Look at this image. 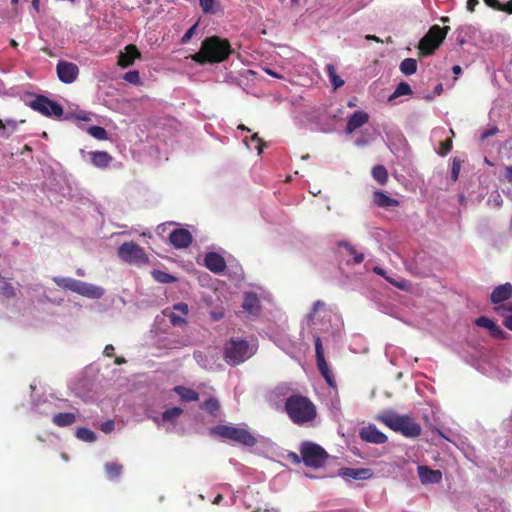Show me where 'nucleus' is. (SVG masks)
<instances>
[{"label":"nucleus","instance_id":"nucleus-1","mask_svg":"<svg viewBox=\"0 0 512 512\" xmlns=\"http://www.w3.org/2000/svg\"><path fill=\"white\" fill-rule=\"evenodd\" d=\"M232 52L227 39L210 36L202 41L200 50L191 55V59L200 65L221 63L227 60Z\"/></svg>","mask_w":512,"mask_h":512},{"label":"nucleus","instance_id":"nucleus-2","mask_svg":"<svg viewBox=\"0 0 512 512\" xmlns=\"http://www.w3.org/2000/svg\"><path fill=\"white\" fill-rule=\"evenodd\" d=\"M284 408L290 420L297 425L312 422L317 417L315 404L308 397L300 394L289 396Z\"/></svg>","mask_w":512,"mask_h":512},{"label":"nucleus","instance_id":"nucleus-3","mask_svg":"<svg viewBox=\"0 0 512 512\" xmlns=\"http://www.w3.org/2000/svg\"><path fill=\"white\" fill-rule=\"evenodd\" d=\"M377 420L407 438H416L422 431L420 424L410 415H399L393 411H385L377 416Z\"/></svg>","mask_w":512,"mask_h":512},{"label":"nucleus","instance_id":"nucleus-4","mask_svg":"<svg viewBox=\"0 0 512 512\" xmlns=\"http://www.w3.org/2000/svg\"><path fill=\"white\" fill-rule=\"evenodd\" d=\"M53 281L58 287L70 290L87 298L99 299L104 295V289L102 287L73 278L57 276L53 278Z\"/></svg>","mask_w":512,"mask_h":512},{"label":"nucleus","instance_id":"nucleus-5","mask_svg":"<svg viewBox=\"0 0 512 512\" xmlns=\"http://www.w3.org/2000/svg\"><path fill=\"white\" fill-rule=\"evenodd\" d=\"M210 434L248 447H252L257 443V439L249 430L230 425L221 424L214 426L210 429Z\"/></svg>","mask_w":512,"mask_h":512},{"label":"nucleus","instance_id":"nucleus-6","mask_svg":"<svg viewBox=\"0 0 512 512\" xmlns=\"http://www.w3.org/2000/svg\"><path fill=\"white\" fill-rule=\"evenodd\" d=\"M299 452L304 465L313 469L324 467L330 457L322 446L311 441H303L300 444Z\"/></svg>","mask_w":512,"mask_h":512},{"label":"nucleus","instance_id":"nucleus-7","mask_svg":"<svg viewBox=\"0 0 512 512\" xmlns=\"http://www.w3.org/2000/svg\"><path fill=\"white\" fill-rule=\"evenodd\" d=\"M449 30L450 27L448 26L440 27L438 25H433L430 27L428 32L419 42V54L422 56L433 54L446 38Z\"/></svg>","mask_w":512,"mask_h":512},{"label":"nucleus","instance_id":"nucleus-8","mask_svg":"<svg viewBox=\"0 0 512 512\" xmlns=\"http://www.w3.org/2000/svg\"><path fill=\"white\" fill-rule=\"evenodd\" d=\"M118 257L129 264H147L149 257L145 250L133 241L122 243L118 248Z\"/></svg>","mask_w":512,"mask_h":512},{"label":"nucleus","instance_id":"nucleus-9","mask_svg":"<svg viewBox=\"0 0 512 512\" xmlns=\"http://www.w3.org/2000/svg\"><path fill=\"white\" fill-rule=\"evenodd\" d=\"M225 360L230 365H238L249 358V344L246 340H230L225 346Z\"/></svg>","mask_w":512,"mask_h":512},{"label":"nucleus","instance_id":"nucleus-10","mask_svg":"<svg viewBox=\"0 0 512 512\" xmlns=\"http://www.w3.org/2000/svg\"><path fill=\"white\" fill-rule=\"evenodd\" d=\"M29 106L44 116L61 117L64 113L63 107L56 101L49 99L43 95H37L29 104Z\"/></svg>","mask_w":512,"mask_h":512},{"label":"nucleus","instance_id":"nucleus-11","mask_svg":"<svg viewBox=\"0 0 512 512\" xmlns=\"http://www.w3.org/2000/svg\"><path fill=\"white\" fill-rule=\"evenodd\" d=\"M315 354H316V362L317 367L322 376L325 378L326 382L332 386L334 382L333 375L328 367V364L324 357V350L322 347V341L319 336H315Z\"/></svg>","mask_w":512,"mask_h":512},{"label":"nucleus","instance_id":"nucleus-12","mask_svg":"<svg viewBox=\"0 0 512 512\" xmlns=\"http://www.w3.org/2000/svg\"><path fill=\"white\" fill-rule=\"evenodd\" d=\"M56 72L61 82L65 84H71L76 81L79 75V68L72 62L60 60L57 63Z\"/></svg>","mask_w":512,"mask_h":512},{"label":"nucleus","instance_id":"nucleus-13","mask_svg":"<svg viewBox=\"0 0 512 512\" xmlns=\"http://www.w3.org/2000/svg\"><path fill=\"white\" fill-rule=\"evenodd\" d=\"M360 438L368 443L384 444L387 442V436L381 432L374 424H369L359 430Z\"/></svg>","mask_w":512,"mask_h":512},{"label":"nucleus","instance_id":"nucleus-14","mask_svg":"<svg viewBox=\"0 0 512 512\" xmlns=\"http://www.w3.org/2000/svg\"><path fill=\"white\" fill-rule=\"evenodd\" d=\"M188 312V305L184 302H180L173 305L170 313H168V309H166L164 314L170 318V322L173 326L182 327L187 324L186 317Z\"/></svg>","mask_w":512,"mask_h":512},{"label":"nucleus","instance_id":"nucleus-15","mask_svg":"<svg viewBox=\"0 0 512 512\" xmlns=\"http://www.w3.org/2000/svg\"><path fill=\"white\" fill-rule=\"evenodd\" d=\"M170 243L177 249H184L191 245L192 234L183 228L173 230L169 235Z\"/></svg>","mask_w":512,"mask_h":512},{"label":"nucleus","instance_id":"nucleus-16","mask_svg":"<svg viewBox=\"0 0 512 512\" xmlns=\"http://www.w3.org/2000/svg\"><path fill=\"white\" fill-rule=\"evenodd\" d=\"M204 265L213 273H221L226 269L225 259L216 252H209L205 255Z\"/></svg>","mask_w":512,"mask_h":512},{"label":"nucleus","instance_id":"nucleus-17","mask_svg":"<svg viewBox=\"0 0 512 512\" xmlns=\"http://www.w3.org/2000/svg\"><path fill=\"white\" fill-rule=\"evenodd\" d=\"M141 54L134 44L125 47V52H120L118 56V65L122 68L131 66L135 59L140 58Z\"/></svg>","mask_w":512,"mask_h":512},{"label":"nucleus","instance_id":"nucleus-18","mask_svg":"<svg viewBox=\"0 0 512 512\" xmlns=\"http://www.w3.org/2000/svg\"><path fill=\"white\" fill-rule=\"evenodd\" d=\"M418 476L422 484H436L442 480V472L440 470H433L428 466H418Z\"/></svg>","mask_w":512,"mask_h":512},{"label":"nucleus","instance_id":"nucleus-19","mask_svg":"<svg viewBox=\"0 0 512 512\" xmlns=\"http://www.w3.org/2000/svg\"><path fill=\"white\" fill-rule=\"evenodd\" d=\"M478 327L485 328L489 331L490 335L496 339H505L506 333L495 324L494 321L486 316H480L475 320Z\"/></svg>","mask_w":512,"mask_h":512},{"label":"nucleus","instance_id":"nucleus-20","mask_svg":"<svg viewBox=\"0 0 512 512\" xmlns=\"http://www.w3.org/2000/svg\"><path fill=\"white\" fill-rule=\"evenodd\" d=\"M369 121V115L365 111L357 110L349 118L345 131L348 134L353 133L356 129L362 127Z\"/></svg>","mask_w":512,"mask_h":512},{"label":"nucleus","instance_id":"nucleus-21","mask_svg":"<svg viewBox=\"0 0 512 512\" xmlns=\"http://www.w3.org/2000/svg\"><path fill=\"white\" fill-rule=\"evenodd\" d=\"M512 296V285L505 283L494 288L490 300L493 304H498L508 300Z\"/></svg>","mask_w":512,"mask_h":512},{"label":"nucleus","instance_id":"nucleus-22","mask_svg":"<svg viewBox=\"0 0 512 512\" xmlns=\"http://www.w3.org/2000/svg\"><path fill=\"white\" fill-rule=\"evenodd\" d=\"M339 475L352 479H368L372 476V471L368 468H348L339 469Z\"/></svg>","mask_w":512,"mask_h":512},{"label":"nucleus","instance_id":"nucleus-23","mask_svg":"<svg viewBox=\"0 0 512 512\" xmlns=\"http://www.w3.org/2000/svg\"><path fill=\"white\" fill-rule=\"evenodd\" d=\"M91 163L100 169L107 168L112 162V156L106 151H91L89 153Z\"/></svg>","mask_w":512,"mask_h":512},{"label":"nucleus","instance_id":"nucleus-24","mask_svg":"<svg viewBox=\"0 0 512 512\" xmlns=\"http://www.w3.org/2000/svg\"><path fill=\"white\" fill-rule=\"evenodd\" d=\"M242 307L249 314H257L260 310V304L257 295L255 293H246Z\"/></svg>","mask_w":512,"mask_h":512},{"label":"nucleus","instance_id":"nucleus-25","mask_svg":"<svg viewBox=\"0 0 512 512\" xmlns=\"http://www.w3.org/2000/svg\"><path fill=\"white\" fill-rule=\"evenodd\" d=\"M373 201L377 206L382 207V208L396 207L399 205V201L397 199H394V198L386 195L382 191L374 192Z\"/></svg>","mask_w":512,"mask_h":512},{"label":"nucleus","instance_id":"nucleus-26","mask_svg":"<svg viewBox=\"0 0 512 512\" xmlns=\"http://www.w3.org/2000/svg\"><path fill=\"white\" fill-rule=\"evenodd\" d=\"M52 422L58 427H66L76 422V416L71 412L58 413L53 416Z\"/></svg>","mask_w":512,"mask_h":512},{"label":"nucleus","instance_id":"nucleus-27","mask_svg":"<svg viewBox=\"0 0 512 512\" xmlns=\"http://www.w3.org/2000/svg\"><path fill=\"white\" fill-rule=\"evenodd\" d=\"M495 311L499 315L505 316L503 324L506 328L512 331V302L495 307Z\"/></svg>","mask_w":512,"mask_h":512},{"label":"nucleus","instance_id":"nucleus-28","mask_svg":"<svg viewBox=\"0 0 512 512\" xmlns=\"http://www.w3.org/2000/svg\"><path fill=\"white\" fill-rule=\"evenodd\" d=\"M173 390L184 402H192L199 399V394L193 389L186 388L184 386H175Z\"/></svg>","mask_w":512,"mask_h":512},{"label":"nucleus","instance_id":"nucleus-29","mask_svg":"<svg viewBox=\"0 0 512 512\" xmlns=\"http://www.w3.org/2000/svg\"><path fill=\"white\" fill-rule=\"evenodd\" d=\"M339 248H344L346 251V254L353 256V264H360L364 261V254L358 253L353 245H351L347 241H339L337 243Z\"/></svg>","mask_w":512,"mask_h":512},{"label":"nucleus","instance_id":"nucleus-30","mask_svg":"<svg viewBox=\"0 0 512 512\" xmlns=\"http://www.w3.org/2000/svg\"><path fill=\"white\" fill-rule=\"evenodd\" d=\"M484 2L495 10L512 14V0H484Z\"/></svg>","mask_w":512,"mask_h":512},{"label":"nucleus","instance_id":"nucleus-31","mask_svg":"<svg viewBox=\"0 0 512 512\" xmlns=\"http://www.w3.org/2000/svg\"><path fill=\"white\" fill-rule=\"evenodd\" d=\"M17 122L12 119H7L5 121L0 119V136L4 138H9L12 133H14L17 129Z\"/></svg>","mask_w":512,"mask_h":512},{"label":"nucleus","instance_id":"nucleus-32","mask_svg":"<svg viewBox=\"0 0 512 512\" xmlns=\"http://www.w3.org/2000/svg\"><path fill=\"white\" fill-rule=\"evenodd\" d=\"M373 178L381 185H385L388 182V172L383 165H376L372 169Z\"/></svg>","mask_w":512,"mask_h":512},{"label":"nucleus","instance_id":"nucleus-33","mask_svg":"<svg viewBox=\"0 0 512 512\" xmlns=\"http://www.w3.org/2000/svg\"><path fill=\"white\" fill-rule=\"evenodd\" d=\"M400 71L404 75H412L417 71V60L414 58H406L400 63Z\"/></svg>","mask_w":512,"mask_h":512},{"label":"nucleus","instance_id":"nucleus-34","mask_svg":"<svg viewBox=\"0 0 512 512\" xmlns=\"http://www.w3.org/2000/svg\"><path fill=\"white\" fill-rule=\"evenodd\" d=\"M325 70L334 89H338L344 85V80L337 75L336 69L332 64L326 65Z\"/></svg>","mask_w":512,"mask_h":512},{"label":"nucleus","instance_id":"nucleus-35","mask_svg":"<svg viewBox=\"0 0 512 512\" xmlns=\"http://www.w3.org/2000/svg\"><path fill=\"white\" fill-rule=\"evenodd\" d=\"M104 469L109 479H115L120 476L123 466L116 462H107Z\"/></svg>","mask_w":512,"mask_h":512},{"label":"nucleus","instance_id":"nucleus-36","mask_svg":"<svg viewBox=\"0 0 512 512\" xmlns=\"http://www.w3.org/2000/svg\"><path fill=\"white\" fill-rule=\"evenodd\" d=\"M152 276L157 282L164 284H170L177 280V278L174 277L173 275L161 270H153Z\"/></svg>","mask_w":512,"mask_h":512},{"label":"nucleus","instance_id":"nucleus-37","mask_svg":"<svg viewBox=\"0 0 512 512\" xmlns=\"http://www.w3.org/2000/svg\"><path fill=\"white\" fill-rule=\"evenodd\" d=\"M201 408L211 415H216L219 411L220 404L216 398L211 397L203 402Z\"/></svg>","mask_w":512,"mask_h":512},{"label":"nucleus","instance_id":"nucleus-38","mask_svg":"<svg viewBox=\"0 0 512 512\" xmlns=\"http://www.w3.org/2000/svg\"><path fill=\"white\" fill-rule=\"evenodd\" d=\"M76 437L85 442H94L96 434L88 428L80 427L76 431Z\"/></svg>","mask_w":512,"mask_h":512},{"label":"nucleus","instance_id":"nucleus-39","mask_svg":"<svg viewBox=\"0 0 512 512\" xmlns=\"http://www.w3.org/2000/svg\"><path fill=\"white\" fill-rule=\"evenodd\" d=\"M183 413V409L180 407H173L166 409L162 413V420L164 422H174V420Z\"/></svg>","mask_w":512,"mask_h":512},{"label":"nucleus","instance_id":"nucleus-40","mask_svg":"<svg viewBox=\"0 0 512 512\" xmlns=\"http://www.w3.org/2000/svg\"><path fill=\"white\" fill-rule=\"evenodd\" d=\"M412 94V89L410 85L407 82H400L393 94L389 97L390 100L395 99L397 97L403 96V95H410Z\"/></svg>","mask_w":512,"mask_h":512},{"label":"nucleus","instance_id":"nucleus-41","mask_svg":"<svg viewBox=\"0 0 512 512\" xmlns=\"http://www.w3.org/2000/svg\"><path fill=\"white\" fill-rule=\"evenodd\" d=\"M87 132L89 135H91L93 138L97 140H107L108 139V133L105 130V128L101 126H90L87 129Z\"/></svg>","mask_w":512,"mask_h":512},{"label":"nucleus","instance_id":"nucleus-42","mask_svg":"<svg viewBox=\"0 0 512 512\" xmlns=\"http://www.w3.org/2000/svg\"><path fill=\"white\" fill-rule=\"evenodd\" d=\"M373 272L376 273L377 275H380L382 277L385 278L386 281H388L390 284H392L393 286L397 287V288H400V289H404L405 288V285L403 284V282H399L389 276L386 275V272L383 268L379 267V266H375L373 268Z\"/></svg>","mask_w":512,"mask_h":512},{"label":"nucleus","instance_id":"nucleus-43","mask_svg":"<svg viewBox=\"0 0 512 512\" xmlns=\"http://www.w3.org/2000/svg\"><path fill=\"white\" fill-rule=\"evenodd\" d=\"M461 164H462V160L460 158L454 157L452 159L451 180L454 182L457 181V179L459 177L460 170H461Z\"/></svg>","mask_w":512,"mask_h":512},{"label":"nucleus","instance_id":"nucleus-44","mask_svg":"<svg viewBox=\"0 0 512 512\" xmlns=\"http://www.w3.org/2000/svg\"><path fill=\"white\" fill-rule=\"evenodd\" d=\"M0 294L5 298L10 299L15 296V289L12 284L4 281L0 288Z\"/></svg>","mask_w":512,"mask_h":512},{"label":"nucleus","instance_id":"nucleus-45","mask_svg":"<svg viewBox=\"0 0 512 512\" xmlns=\"http://www.w3.org/2000/svg\"><path fill=\"white\" fill-rule=\"evenodd\" d=\"M452 146V139L447 138L446 140L440 142L438 154L442 157L446 156L452 150Z\"/></svg>","mask_w":512,"mask_h":512},{"label":"nucleus","instance_id":"nucleus-46","mask_svg":"<svg viewBox=\"0 0 512 512\" xmlns=\"http://www.w3.org/2000/svg\"><path fill=\"white\" fill-rule=\"evenodd\" d=\"M124 80L127 81L130 84H139L140 83V75L137 70L129 71L125 73Z\"/></svg>","mask_w":512,"mask_h":512},{"label":"nucleus","instance_id":"nucleus-47","mask_svg":"<svg viewBox=\"0 0 512 512\" xmlns=\"http://www.w3.org/2000/svg\"><path fill=\"white\" fill-rule=\"evenodd\" d=\"M197 26H198V23H195L193 26H191L185 32V34L182 36V38L180 40L181 44H187L192 39V37L194 36V34L196 32Z\"/></svg>","mask_w":512,"mask_h":512},{"label":"nucleus","instance_id":"nucleus-48","mask_svg":"<svg viewBox=\"0 0 512 512\" xmlns=\"http://www.w3.org/2000/svg\"><path fill=\"white\" fill-rule=\"evenodd\" d=\"M499 132L497 126H489L487 129H485L481 134V140H485L491 136L496 135Z\"/></svg>","mask_w":512,"mask_h":512},{"label":"nucleus","instance_id":"nucleus-49","mask_svg":"<svg viewBox=\"0 0 512 512\" xmlns=\"http://www.w3.org/2000/svg\"><path fill=\"white\" fill-rule=\"evenodd\" d=\"M203 12L208 13L212 11L215 0H199Z\"/></svg>","mask_w":512,"mask_h":512},{"label":"nucleus","instance_id":"nucleus-50","mask_svg":"<svg viewBox=\"0 0 512 512\" xmlns=\"http://www.w3.org/2000/svg\"><path fill=\"white\" fill-rule=\"evenodd\" d=\"M287 458L295 465H298L301 462H303V460L301 459V453L297 454L296 452H289Z\"/></svg>","mask_w":512,"mask_h":512},{"label":"nucleus","instance_id":"nucleus-51","mask_svg":"<svg viewBox=\"0 0 512 512\" xmlns=\"http://www.w3.org/2000/svg\"><path fill=\"white\" fill-rule=\"evenodd\" d=\"M251 141L252 142H255L256 143V150L258 151V153H262L263 151V147H264V143L263 141L259 138L258 134H254L252 137H251Z\"/></svg>","mask_w":512,"mask_h":512},{"label":"nucleus","instance_id":"nucleus-52","mask_svg":"<svg viewBox=\"0 0 512 512\" xmlns=\"http://www.w3.org/2000/svg\"><path fill=\"white\" fill-rule=\"evenodd\" d=\"M101 430L108 434L114 430V422L112 420H108L101 425Z\"/></svg>","mask_w":512,"mask_h":512},{"label":"nucleus","instance_id":"nucleus-53","mask_svg":"<svg viewBox=\"0 0 512 512\" xmlns=\"http://www.w3.org/2000/svg\"><path fill=\"white\" fill-rule=\"evenodd\" d=\"M20 0H11V4L16 6ZM32 7L36 13L40 11V0H31Z\"/></svg>","mask_w":512,"mask_h":512},{"label":"nucleus","instance_id":"nucleus-54","mask_svg":"<svg viewBox=\"0 0 512 512\" xmlns=\"http://www.w3.org/2000/svg\"><path fill=\"white\" fill-rule=\"evenodd\" d=\"M479 4V0H467L466 8L469 12H474L476 6Z\"/></svg>","mask_w":512,"mask_h":512},{"label":"nucleus","instance_id":"nucleus-55","mask_svg":"<svg viewBox=\"0 0 512 512\" xmlns=\"http://www.w3.org/2000/svg\"><path fill=\"white\" fill-rule=\"evenodd\" d=\"M504 178L508 183L512 184V166L505 168Z\"/></svg>","mask_w":512,"mask_h":512},{"label":"nucleus","instance_id":"nucleus-56","mask_svg":"<svg viewBox=\"0 0 512 512\" xmlns=\"http://www.w3.org/2000/svg\"><path fill=\"white\" fill-rule=\"evenodd\" d=\"M103 353L107 357H112L114 355V347H113V345L112 344L106 345L105 348H104Z\"/></svg>","mask_w":512,"mask_h":512},{"label":"nucleus","instance_id":"nucleus-57","mask_svg":"<svg viewBox=\"0 0 512 512\" xmlns=\"http://www.w3.org/2000/svg\"><path fill=\"white\" fill-rule=\"evenodd\" d=\"M324 302L321 301V300H317L314 305H313V308H312V314H316L318 312V310L320 308H323L324 307Z\"/></svg>","mask_w":512,"mask_h":512},{"label":"nucleus","instance_id":"nucleus-58","mask_svg":"<svg viewBox=\"0 0 512 512\" xmlns=\"http://www.w3.org/2000/svg\"><path fill=\"white\" fill-rule=\"evenodd\" d=\"M367 40H371V41H375V42H378V43H382L383 41L381 39H379L377 36L375 35H366L365 37Z\"/></svg>","mask_w":512,"mask_h":512},{"label":"nucleus","instance_id":"nucleus-59","mask_svg":"<svg viewBox=\"0 0 512 512\" xmlns=\"http://www.w3.org/2000/svg\"><path fill=\"white\" fill-rule=\"evenodd\" d=\"M452 71L455 75H459L461 73L462 69L459 65H455V66H453Z\"/></svg>","mask_w":512,"mask_h":512},{"label":"nucleus","instance_id":"nucleus-60","mask_svg":"<svg viewBox=\"0 0 512 512\" xmlns=\"http://www.w3.org/2000/svg\"><path fill=\"white\" fill-rule=\"evenodd\" d=\"M125 362H126V360H125V358H123V357H116V359H115V361H114V363H115L116 365H121V364H124Z\"/></svg>","mask_w":512,"mask_h":512},{"label":"nucleus","instance_id":"nucleus-61","mask_svg":"<svg viewBox=\"0 0 512 512\" xmlns=\"http://www.w3.org/2000/svg\"><path fill=\"white\" fill-rule=\"evenodd\" d=\"M223 500V496L221 494H218L214 500H213V504H219L221 501Z\"/></svg>","mask_w":512,"mask_h":512},{"label":"nucleus","instance_id":"nucleus-62","mask_svg":"<svg viewBox=\"0 0 512 512\" xmlns=\"http://www.w3.org/2000/svg\"><path fill=\"white\" fill-rule=\"evenodd\" d=\"M266 73L273 77L280 78V75H278L276 72L272 71L271 69H266Z\"/></svg>","mask_w":512,"mask_h":512},{"label":"nucleus","instance_id":"nucleus-63","mask_svg":"<svg viewBox=\"0 0 512 512\" xmlns=\"http://www.w3.org/2000/svg\"><path fill=\"white\" fill-rule=\"evenodd\" d=\"M222 316H223V314H222V313H219V314H215V313H214V314H213V318H214L215 320H219V319H221V318H222Z\"/></svg>","mask_w":512,"mask_h":512},{"label":"nucleus","instance_id":"nucleus-64","mask_svg":"<svg viewBox=\"0 0 512 512\" xmlns=\"http://www.w3.org/2000/svg\"><path fill=\"white\" fill-rule=\"evenodd\" d=\"M10 43H11V45H12L13 47H16V46L18 45V44H17V42H16L14 39H12V40L10 41Z\"/></svg>","mask_w":512,"mask_h":512}]
</instances>
